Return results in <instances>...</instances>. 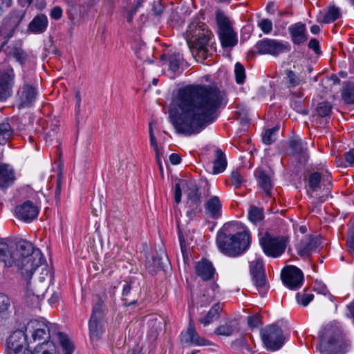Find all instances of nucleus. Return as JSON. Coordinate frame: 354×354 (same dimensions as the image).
Here are the masks:
<instances>
[{"instance_id":"obj_62","label":"nucleus","mask_w":354,"mask_h":354,"mask_svg":"<svg viewBox=\"0 0 354 354\" xmlns=\"http://www.w3.org/2000/svg\"><path fill=\"white\" fill-rule=\"evenodd\" d=\"M178 235H179V241H180L181 251H182L183 257H185V254L186 250H187L185 240L184 236H183L182 232H180V230H179V232H178Z\"/></svg>"},{"instance_id":"obj_40","label":"nucleus","mask_w":354,"mask_h":354,"mask_svg":"<svg viewBox=\"0 0 354 354\" xmlns=\"http://www.w3.org/2000/svg\"><path fill=\"white\" fill-rule=\"evenodd\" d=\"M12 135L13 131L8 122L0 123V145H5Z\"/></svg>"},{"instance_id":"obj_20","label":"nucleus","mask_w":354,"mask_h":354,"mask_svg":"<svg viewBox=\"0 0 354 354\" xmlns=\"http://www.w3.org/2000/svg\"><path fill=\"white\" fill-rule=\"evenodd\" d=\"M319 245V240L318 237L306 236L297 245V253L301 257H309Z\"/></svg>"},{"instance_id":"obj_25","label":"nucleus","mask_w":354,"mask_h":354,"mask_svg":"<svg viewBox=\"0 0 354 354\" xmlns=\"http://www.w3.org/2000/svg\"><path fill=\"white\" fill-rule=\"evenodd\" d=\"M48 25L47 17L44 14L37 15L28 24L27 30L33 34H41L46 31Z\"/></svg>"},{"instance_id":"obj_55","label":"nucleus","mask_w":354,"mask_h":354,"mask_svg":"<svg viewBox=\"0 0 354 354\" xmlns=\"http://www.w3.org/2000/svg\"><path fill=\"white\" fill-rule=\"evenodd\" d=\"M291 106L293 107L294 109H295L299 113H301L304 115L308 113V111L303 106L301 100L292 101Z\"/></svg>"},{"instance_id":"obj_4","label":"nucleus","mask_w":354,"mask_h":354,"mask_svg":"<svg viewBox=\"0 0 354 354\" xmlns=\"http://www.w3.org/2000/svg\"><path fill=\"white\" fill-rule=\"evenodd\" d=\"M234 225L226 223L218 232L216 243L225 254L236 257L243 253L249 246L250 236L247 232H234Z\"/></svg>"},{"instance_id":"obj_46","label":"nucleus","mask_w":354,"mask_h":354,"mask_svg":"<svg viewBox=\"0 0 354 354\" xmlns=\"http://www.w3.org/2000/svg\"><path fill=\"white\" fill-rule=\"evenodd\" d=\"M248 218L254 223L261 221L263 218V212L256 206H252L248 212Z\"/></svg>"},{"instance_id":"obj_52","label":"nucleus","mask_w":354,"mask_h":354,"mask_svg":"<svg viewBox=\"0 0 354 354\" xmlns=\"http://www.w3.org/2000/svg\"><path fill=\"white\" fill-rule=\"evenodd\" d=\"M10 306V299L4 294H0V313L6 310Z\"/></svg>"},{"instance_id":"obj_59","label":"nucleus","mask_w":354,"mask_h":354,"mask_svg":"<svg viewBox=\"0 0 354 354\" xmlns=\"http://www.w3.org/2000/svg\"><path fill=\"white\" fill-rule=\"evenodd\" d=\"M309 48L313 50L315 53L319 54L321 53L319 49V41L316 39H311L308 43Z\"/></svg>"},{"instance_id":"obj_51","label":"nucleus","mask_w":354,"mask_h":354,"mask_svg":"<svg viewBox=\"0 0 354 354\" xmlns=\"http://www.w3.org/2000/svg\"><path fill=\"white\" fill-rule=\"evenodd\" d=\"M261 30L264 33H270L272 29V23L270 20L268 19H263L259 24Z\"/></svg>"},{"instance_id":"obj_60","label":"nucleus","mask_w":354,"mask_h":354,"mask_svg":"<svg viewBox=\"0 0 354 354\" xmlns=\"http://www.w3.org/2000/svg\"><path fill=\"white\" fill-rule=\"evenodd\" d=\"M182 184L180 183H176L175 185V193H174V198L175 201L177 204H178L181 201V196H182V190L180 185Z\"/></svg>"},{"instance_id":"obj_63","label":"nucleus","mask_w":354,"mask_h":354,"mask_svg":"<svg viewBox=\"0 0 354 354\" xmlns=\"http://www.w3.org/2000/svg\"><path fill=\"white\" fill-rule=\"evenodd\" d=\"M149 138H150V144H151V147L153 148L156 153H157L158 155L159 149H158V147L156 138L155 137L154 134L150 135Z\"/></svg>"},{"instance_id":"obj_26","label":"nucleus","mask_w":354,"mask_h":354,"mask_svg":"<svg viewBox=\"0 0 354 354\" xmlns=\"http://www.w3.org/2000/svg\"><path fill=\"white\" fill-rule=\"evenodd\" d=\"M292 40L295 44H300L305 42L307 39L306 29L305 24L299 22L288 28Z\"/></svg>"},{"instance_id":"obj_36","label":"nucleus","mask_w":354,"mask_h":354,"mask_svg":"<svg viewBox=\"0 0 354 354\" xmlns=\"http://www.w3.org/2000/svg\"><path fill=\"white\" fill-rule=\"evenodd\" d=\"M25 354H55V346L52 342L39 344L33 352L26 351Z\"/></svg>"},{"instance_id":"obj_49","label":"nucleus","mask_w":354,"mask_h":354,"mask_svg":"<svg viewBox=\"0 0 354 354\" xmlns=\"http://www.w3.org/2000/svg\"><path fill=\"white\" fill-rule=\"evenodd\" d=\"M297 300L298 303L301 304L304 306H306L310 301H311L314 297L313 294L309 293H297Z\"/></svg>"},{"instance_id":"obj_17","label":"nucleus","mask_w":354,"mask_h":354,"mask_svg":"<svg viewBox=\"0 0 354 354\" xmlns=\"http://www.w3.org/2000/svg\"><path fill=\"white\" fill-rule=\"evenodd\" d=\"M36 88L24 81V85L17 91V96L19 100L18 108L30 106L36 99Z\"/></svg>"},{"instance_id":"obj_24","label":"nucleus","mask_w":354,"mask_h":354,"mask_svg":"<svg viewBox=\"0 0 354 354\" xmlns=\"http://www.w3.org/2000/svg\"><path fill=\"white\" fill-rule=\"evenodd\" d=\"M195 270L196 274L205 281L211 279L215 273L212 263L206 259L198 261L195 266Z\"/></svg>"},{"instance_id":"obj_54","label":"nucleus","mask_w":354,"mask_h":354,"mask_svg":"<svg viewBox=\"0 0 354 354\" xmlns=\"http://www.w3.org/2000/svg\"><path fill=\"white\" fill-rule=\"evenodd\" d=\"M165 9V6L160 2H154L153 4V11L156 16H160Z\"/></svg>"},{"instance_id":"obj_34","label":"nucleus","mask_w":354,"mask_h":354,"mask_svg":"<svg viewBox=\"0 0 354 354\" xmlns=\"http://www.w3.org/2000/svg\"><path fill=\"white\" fill-rule=\"evenodd\" d=\"M237 326L236 320L232 319L219 326L215 330V333L218 335L230 336L237 329Z\"/></svg>"},{"instance_id":"obj_12","label":"nucleus","mask_w":354,"mask_h":354,"mask_svg":"<svg viewBox=\"0 0 354 354\" xmlns=\"http://www.w3.org/2000/svg\"><path fill=\"white\" fill-rule=\"evenodd\" d=\"M51 328L52 325L48 326L44 322L35 319L28 322L26 331L31 333L35 342L44 340L42 343H46L51 336Z\"/></svg>"},{"instance_id":"obj_13","label":"nucleus","mask_w":354,"mask_h":354,"mask_svg":"<svg viewBox=\"0 0 354 354\" xmlns=\"http://www.w3.org/2000/svg\"><path fill=\"white\" fill-rule=\"evenodd\" d=\"M15 77L12 67L0 71V100L5 101L12 95Z\"/></svg>"},{"instance_id":"obj_3","label":"nucleus","mask_w":354,"mask_h":354,"mask_svg":"<svg viewBox=\"0 0 354 354\" xmlns=\"http://www.w3.org/2000/svg\"><path fill=\"white\" fill-rule=\"evenodd\" d=\"M212 32L205 24H191L187 30V42L190 50L199 62H203L212 57L216 51L212 44H210Z\"/></svg>"},{"instance_id":"obj_19","label":"nucleus","mask_w":354,"mask_h":354,"mask_svg":"<svg viewBox=\"0 0 354 354\" xmlns=\"http://www.w3.org/2000/svg\"><path fill=\"white\" fill-rule=\"evenodd\" d=\"M190 319L187 330L181 333L180 339L185 344H194L197 346H205L210 344L209 341L201 337L197 333Z\"/></svg>"},{"instance_id":"obj_10","label":"nucleus","mask_w":354,"mask_h":354,"mask_svg":"<svg viewBox=\"0 0 354 354\" xmlns=\"http://www.w3.org/2000/svg\"><path fill=\"white\" fill-rule=\"evenodd\" d=\"M261 339L265 346L272 350L279 349L284 343V336L280 327L275 324L266 326L261 330Z\"/></svg>"},{"instance_id":"obj_58","label":"nucleus","mask_w":354,"mask_h":354,"mask_svg":"<svg viewBox=\"0 0 354 354\" xmlns=\"http://www.w3.org/2000/svg\"><path fill=\"white\" fill-rule=\"evenodd\" d=\"M77 7L78 6L75 3H68V8L67 12L71 19H73L77 15Z\"/></svg>"},{"instance_id":"obj_43","label":"nucleus","mask_w":354,"mask_h":354,"mask_svg":"<svg viewBox=\"0 0 354 354\" xmlns=\"http://www.w3.org/2000/svg\"><path fill=\"white\" fill-rule=\"evenodd\" d=\"M57 335L64 354H72L74 351V346L67 336L62 333H57Z\"/></svg>"},{"instance_id":"obj_18","label":"nucleus","mask_w":354,"mask_h":354,"mask_svg":"<svg viewBox=\"0 0 354 354\" xmlns=\"http://www.w3.org/2000/svg\"><path fill=\"white\" fill-rule=\"evenodd\" d=\"M15 214L18 218L29 223L37 217L39 209L32 201H27L16 207Z\"/></svg>"},{"instance_id":"obj_29","label":"nucleus","mask_w":354,"mask_h":354,"mask_svg":"<svg viewBox=\"0 0 354 354\" xmlns=\"http://www.w3.org/2000/svg\"><path fill=\"white\" fill-rule=\"evenodd\" d=\"M255 176L258 185L263 189L267 196H270V190L272 188V183L270 176L263 169H258L255 171Z\"/></svg>"},{"instance_id":"obj_48","label":"nucleus","mask_w":354,"mask_h":354,"mask_svg":"<svg viewBox=\"0 0 354 354\" xmlns=\"http://www.w3.org/2000/svg\"><path fill=\"white\" fill-rule=\"evenodd\" d=\"M234 73H235L236 82L238 84L243 83L245 78V68L241 64L237 62L235 64Z\"/></svg>"},{"instance_id":"obj_45","label":"nucleus","mask_w":354,"mask_h":354,"mask_svg":"<svg viewBox=\"0 0 354 354\" xmlns=\"http://www.w3.org/2000/svg\"><path fill=\"white\" fill-rule=\"evenodd\" d=\"M341 17V12L339 8L335 6H330L328 12L325 14L323 22L326 24L331 23Z\"/></svg>"},{"instance_id":"obj_1","label":"nucleus","mask_w":354,"mask_h":354,"mask_svg":"<svg viewBox=\"0 0 354 354\" xmlns=\"http://www.w3.org/2000/svg\"><path fill=\"white\" fill-rule=\"evenodd\" d=\"M222 97L219 90L210 86L188 85L180 88L169 111L178 133H200L216 119Z\"/></svg>"},{"instance_id":"obj_53","label":"nucleus","mask_w":354,"mask_h":354,"mask_svg":"<svg viewBox=\"0 0 354 354\" xmlns=\"http://www.w3.org/2000/svg\"><path fill=\"white\" fill-rule=\"evenodd\" d=\"M261 324L260 318L258 315L248 317V324L250 328H256Z\"/></svg>"},{"instance_id":"obj_56","label":"nucleus","mask_w":354,"mask_h":354,"mask_svg":"<svg viewBox=\"0 0 354 354\" xmlns=\"http://www.w3.org/2000/svg\"><path fill=\"white\" fill-rule=\"evenodd\" d=\"M50 16L52 19L59 20L62 16V9L59 6H55L52 8Z\"/></svg>"},{"instance_id":"obj_2","label":"nucleus","mask_w":354,"mask_h":354,"mask_svg":"<svg viewBox=\"0 0 354 354\" xmlns=\"http://www.w3.org/2000/svg\"><path fill=\"white\" fill-rule=\"evenodd\" d=\"M0 261L5 266L16 267L26 278H30L39 267H41L42 274L47 276L48 273L41 251L26 240L19 241L15 247L0 242Z\"/></svg>"},{"instance_id":"obj_9","label":"nucleus","mask_w":354,"mask_h":354,"mask_svg":"<svg viewBox=\"0 0 354 354\" xmlns=\"http://www.w3.org/2000/svg\"><path fill=\"white\" fill-rule=\"evenodd\" d=\"M288 241L286 236L272 237L267 234L260 239V244L266 254L275 258L284 252Z\"/></svg>"},{"instance_id":"obj_35","label":"nucleus","mask_w":354,"mask_h":354,"mask_svg":"<svg viewBox=\"0 0 354 354\" xmlns=\"http://www.w3.org/2000/svg\"><path fill=\"white\" fill-rule=\"evenodd\" d=\"M167 261L168 259L167 257L162 259L159 257H154L147 261L146 267L149 272L151 274H153L159 268H163L165 267V263Z\"/></svg>"},{"instance_id":"obj_41","label":"nucleus","mask_w":354,"mask_h":354,"mask_svg":"<svg viewBox=\"0 0 354 354\" xmlns=\"http://www.w3.org/2000/svg\"><path fill=\"white\" fill-rule=\"evenodd\" d=\"M201 200H187L186 208L187 216L191 219L201 211Z\"/></svg>"},{"instance_id":"obj_7","label":"nucleus","mask_w":354,"mask_h":354,"mask_svg":"<svg viewBox=\"0 0 354 354\" xmlns=\"http://www.w3.org/2000/svg\"><path fill=\"white\" fill-rule=\"evenodd\" d=\"M216 23L218 27V35L223 48L233 47L237 44V38L230 21L222 12H217Z\"/></svg>"},{"instance_id":"obj_27","label":"nucleus","mask_w":354,"mask_h":354,"mask_svg":"<svg viewBox=\"0 0 354 354\" xmlns=\"http://www.w3.org/2000/svg\"><path fill=\"white\" fill-rule=\"evenodd\" d=\"M14 169L8 165H0V187L7 188L11 186L15 180Z\"/></svg>"},{"instance_id":"obj_38","label":"nucleus","mask_w":354,"mask_h":354,"mask_svg":"<svg viewBox=\"0 0 354 354\" xmlns=\"http://www.w3.org/2000/svg\"><path fill=\"white\" fill-rule=\"evenodd\" d=\"M182 57L180 53H172L169 55H162L161 56L162 60H167L169 68L176 72L178 70L180 64H181Z\"/></svg>"},{"instance_id":"obj_61","label":"nucleus","mask_w":354,"mask_h":354,"mask_svg":"<svg viewBox=\"0 0 354 354\" xmlns=\"http://www.w3.org/2000/svg\"><path fill=\"white\" fill-rule=\"evenodd\" d=\"M346 162L350 165H354V148L344 154Z\"/></svg>"},{"instance_id":"obj_42","label":"nucleus","mask_w":354,"mask_h":354,"mask_svg":"<svg viewBox=\"0 0 354 354\" xmlns=\"http://www.w3.org/2000/svg\"><path fill=\"white\" fill-rule=\"evenodd\" d=\"M315 111L319 117L325 118L327 122L332 112V105L328 102H322L317 104Z\"/></svg>"},{"instance_id":"obj_32","label":"nucleus","mask_w":354,"mask_h":354,"mask_svg":"<svg viewBox=\"0 0 354 354\" xmlns=\"http://www.w3.org/2000/svg\"><path fill=\"white\" fill-rule=\"evenodd\" d=\"M227 167V160L225 153L220 149L215 150V160L214 161L213 173L214 174L224 171Z\"/></svg>"},{"instance_id":"obj_16","label":"nucleus","mask_w":354,"mask_h":354,"mask_svg":"<svg viewBox=\"0 0 354 354\" xmlns=\"http://www.w3.org/2000/svg\"><path fill=\"white\" fill-rule=\"evenodd\" d=\"M256 47L261 54H270L274 56L288 50L284 44L271 39L259 41L256 44Z\"/></svg>"},{"instance_id":"obj_14","label":"nucleus","mask_w":354,"mask_h":354,"mask_svg":"<svg viewBox=\"0 0 354 354\" xmlns=\"http://www.w3.org/2000/svg\"><path fill=\"white\" fill-rule=\"evenodd\" d=\"M46 285L29 282L27 284L25 296L26 303L32 308H38L43 299Z\"/></svg>"},{"instance_id":"obj_8","label":"nucleus","mask_w":354,"mask_h":354,"mask_svg":"<svg viewBox=\"0 0 354 354\" xmlns=\"http://www.w3.org/2000/svg\"><path fill=\"white\" fill-rule=\"evenodd\" d=\"M26 10H15L4 19L0 28V36L3 37L5 40L0 46V50L3 48L8 39L12 37L15 30L24 18Z\"/></svg>"},{"instance_id":"obj_64","label":"nucleus","mask_w":354,"mask_h":354,"mask_svg":"<svg viewBox=\"0 0 354 354\" xmlns=\"http://www.w3.org/2000/svg\"><path fill=\"white\" fill-rule=\"evenodd\" d=\"M142 349H143L142 345L136 344L131 350L130 354H143Z\"/></svg>"},{"instance_id":"obj_6","label":"nucleus","mask_w":354,"mask_h":354,"mask_svg":"<svg viewBox=\"0 0 354 354\" xmlns=\"http://www.w3.org/2000/svg\"><path fill=\"white\" fill-rule=\"evenodd\" d=\"M104 308L100 299L95 304L89 320L88 327L90 337L92 340H98L104 331Z\"/></svg>"},{"instance_id":"obj_57","label":"nucleus","mask_w":354,"mask_h":354,"mask_svg":"<svg viewBox=\"0 0 354 354\" xmlns=\"http://www.w3.org/2000/svg\"><path fill=\"white\" fill-rule=\"evenodd\" d=\"M75 114L78 115L80 113V104H81V93L79 90H76L75 92Z\"/></svg>"},{"instance_id":"obj_33","label":"nucleus","mask_w":354,"mask_h":354,"mask_svg":"<svg viewBox=\"0 0 354 354\" xmlns=\"http://www.w3.org/2000/svg\"><path fill=\"white\" fill-rule=\"evenodd\" d=\"M221 310V305L219 303L215 304L211 308L207 315L204 317L200 318L198 322L204 326L209 325L214 320L217 319L219 317L220 312Z\"/></svg>"},{"instance_id":"obj_15","label":"nucleus","mask_w":354,"mask_h":354,"mask_svg":"<svg viewBox=\"0 0 354 354\" xmlns=\"http://www.w3.org/2000/svg\"><path fill=\"white\" fill-rule=\"evenodd\" d=\"M281 279L288 287L295 289L301 286L304 276L298 268L290 266L282 270Z\"/></svg>"},{"instance_id":"obj_5","label":"nucleus","mask_w":354,"mask_h":354,"mask_svg":"<svg viewBox=\"0 0 354 354\" xmlns=\"http://www.w3.org/2000/svg\"><path fill=\"white\" fill-rule=\"evenodd\" d=\"M319 351L322 354H343L345 344L341 330L327 325L319 333Z\"/></svg>"},{"instance_id":"obj_21","label":"nucleus","mask_w":354,"mask_h":354,"mask_svg":"<svg viewBox=\"0 0 354 354\" xmlns=\"http://www.w3.org/2000/svg\"><path fill=\"white\" fill-rule=\"evenodd\" d=\"M141 295V288L138 283L131 281L123 286L122 296L125 304L128 306L135 304Z\"/></svg>"},{"instance_id":"obj_30","label":"nucleus","mask_w":354,"mask_h":354,"mask_svg":"<svg viewBox=\"0 0 354 354\" xmlns=\"http://www.w3.org/2000/svg\"><path fill=\"white\" fill-rule=\"evenodd\" d=\"M8 56L12 57L21 66L24 65L28 59L27 53L23 50L21 45L12 44L7 47L6 50Z\"/></svg>"},{"instance_id":"obj_44","label":"nucleus","mask_w":354,"mask_h":354,"mask_svg":"<svg viewBox=\"0 0 354 354\" xmlns=\"http://www.w3.org/2000/svg\"><path fill=\"white\" fill-rule=\"evenodd\" d=\"M279 130V125H276L273 128L266 130L263 136V142L266 145H271L277 140V134Z\"/></svg>"},{"instance_id":"obj_39","label":"nucleus","mask_w":354,"mask_h":354,"mask_svg":"<svg viewBox=\"0 0 354 354\" xmlns=\"http://www.w3.org/2000/svg\"><path fill=\"white\" fill-rule=\"evenodd\" d=\"M322 175L319 172L315 171L309 175L308 184L311 194L317 192L321 188Z\"/></svg>"},{"instance_id":"obj_47","label":"nucleus","mask_w":354,"mask_h":354,"mask_svg":"<svg viewBox=\"0 0 354 354\" xmlns=\"http://www.w3.org/2000/svg\"><path fill=\"white\" fill-rule=\"evenodd\" d=\"M289 149L294 154H301L304 152V144L301 140L292 139L289 142Z\"/></svg>"},{"instance_id":"obj_50","label":"nucleus","mask_w":354,"mask_h":354,"mask_svg":"<svg viewBox=\"0 0 354 354\" xmlns=\"http://www.w3.org/2000/svg\"><path fill=\"white\" fill-rule=\"evenodd\" d=\"M231 179L232 185L236 187L239 188L241 185L243 178L238 171H233L231 174Z\"/></svg>"},{"instance_id":"obj_37","label":"nucleus","mask_w":354,"mask_h":354,"mask_svg":"<svg viewBox=\"0 0 354 354\" xmlns=\"http://www.w3.org/2000/svg\"><path fill=\"white\" fill-rule=\"evenodd\" d=\"M342 97L347 104H354V80L344 83L342 91Z\"/></svg>"},{"instance_id":"obj_28","label":"nucleus","mask_w":354,"mask_h":354,"mask_svg":"<svg viewBox=\"0 0 354 354\" xmlns=\"http://www.w3.org/2000/svg\"><path fill=\"white\" fill-rule=\"evenodd\" d=\"M187 200H201L200 186L196 180H184L181 182Z\"/></svg>"},{"instance_id":"obj_22","label":"nucleus","mask_w":354,"mask_h":354,"mask_svg":"<svg viewBox=\"0 0 354 354\" xmlns=\"http://www.w3.org/2000/svg\"><path fill=\"white\" fill-rule=\"evenodd\" d=\"M206 216L212 219H218L222 214V203L216 196H212L204 203Z\"/></svg>"},{"instance_id":"obj_23","label":"nucleus","mask_w":354,"mask_h":354,"mask_svg":"<svg viewBox=\"0 0 354 354\" xmlns=\"http://www.w3.org/2000/svg\"><path fill=\"white\" fill-rule=\"evenodd\" d=\"M250 273L257 288H262L265 286L266 275L262 260L257 259L250 262Z\"/></svg>"},{"instance_id":"obj_11","label":"nucleus","mask_w":354,"mask_h":354,"mask_svg":"<svg viewBox=\"0 0 354 354\" xmlns=\"http://www.w3.org/2000/svg\"><path fill=\"white\" fill-rule=\"evenodd\" d=\"M26 344L25 333L21 330H16L7 340L6 354H25L26 351H30L25 347Z\"/></svg>"},{"instance_id":"obj_31","label":"nucleus","mask_w":354,"mask_h":354,"mask_svg":"<svg viewBox=\"0 0 354 354\" xmlns=\"http://www.w3.org/2000/svg\"><path fill=\"white\" fill-rule=\"evenodd\" d=\"M285 75L284 82L289 89L295 88L305 82L304 79L294 70L286 69Z\"/></svg>"}]
</instances>
